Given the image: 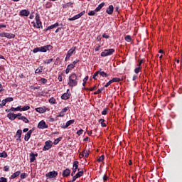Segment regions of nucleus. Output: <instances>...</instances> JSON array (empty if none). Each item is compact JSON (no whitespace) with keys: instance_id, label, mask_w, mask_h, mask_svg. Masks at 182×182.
Listing matches in <instances>:
<instances>
[{"instance_id":"nucleus-1","label":"nucleus","mask_w":182,"mask_h":182,"mask_svg":"<svg viewBox=\"0 0 182 182\" xmlns=\"http://www.w3.org/2000/svg\"><path fill=\"white\" fill-rule=\"evenodd\" d=\"M69 81H68V86L70 87H75V86H77V75H76L75 73H72L69 77Z\"/></svg>"},{"instance_id":"nucleus-2","label":"nucleus","mask_w":182,"mask_h":182,"mask_svg":"<svg viewBox=\"0 0 182 182\" xmlns=\"http://www.w3.org/2000/svg\"><path fill=\"white\" fill-rule=\"evenodd\" d=\"M114 52V48L105 49L101 53L102 58H106V56H111Z\"/></svg>"},{"instance_id":"nucleus-3","label":"nucleus","mask_w":182,"mask_h":182,"mask_svg":"<svg viewBox=\"0 0 182 182\" xmlns=\"http://www.w3.org/2000/svg\"><path fill=\"white\" fill-rule=\"evenodd\" d=\"M53 146V142L50 140H48L45 142V145L43 148V151H48V150H50L52 146Z\"/></svg>"},{"instance_id":"nucleus-4","label":"nucleus","mask_w":182,"mask_h":182,"mask_svg":"<svg viewBox=\"0 0 182 182\" xmlns=\"http://www.w3.org/2000/svg\"><path fill=\"white\" fill-rule=\"evenodd\" d=\"M1 38H7V39H14L15 38V34L11 33H0Z\"/></svg>"},{"instance_id":"nucleus-5","label":"nucleus","mask_w":182,"mask_h":182,"mask_svg":"<svg viewBox=\"0 0 182 182\" xmlns=\"http://www.w3.org/2000/svg\"><path fill=\"white\" fill-rule=\"evenodd\" d=\"M52 49H53V47L51 45H47L40 47V52L46 53L48 52V50H50Z\"/></svg>"},{"instance_id":"nucleus-6","label":"nucleus","mask_w":182,"mask_h":182,"mask_svg":"<svg viewBox=\"0 0 182 182\" xmlns=\"http://www.w3.org/2000/svg\"><path fill=\"white\" fill-rule=\"evenodd\" d=\"M85 11H83L82 12H80V14L74 16L73 18H69L68 21H76V19H79V18H82V16H83V15H85Z\"/></svg>"},{"instance_id":"nucleus-7","label":"nucleus","mask_w":182,"mask_h":182,"mask_svg":"<svg viewBox=\"0 0 182 182\" xmlns=\"http://www.w3.org/2000/svg\"><path fill=\"white\" fill-rule=\"evenodd\" d=\"M35 130V129H30L26 134L24 136V140L25 141H29V139H31V136H32V133H33V131Z\"/></svg>"},{"instance_id":"nucleus-8","label":"nucleus","mask_w":182,"mask_h":182,"mask_svg":"<svg viewBox=\"0 0 182 182\" xmlns=\"http://www.w3.org/2000/svg\"><path fill=\"white\" fill-rule=\"evenodd\" d=\"M57 176L58 171H53L46 174V176L48 177L49 178H55V177H57Z\"/></svg>"},{"instance_id":"nucleus-9","label":"nucleus","mask_w":182,"mask_h":182,"mask_svg":"<svg viewBox=\"0 0 182 182\" xmlns=\"http://www.w3.org/2000/svg\"><path fill=\"white\" fill-rule=\"evenodd\" d=\"M70 92V90H69V89H68V90H67V92H65V93L61 96V99H62L63 100H68V99H70V98L71 95H70V92Z\"/></svg>"},{"instance_id":"nucleus-10","label":"nucleus","mask_w":182,"mask_h":182,"mask_svg":"<svg viewBox=\"0 0 182 182\" xmlns=\"http://www.w3.org/2000/svg\"><path fill=\"white\" fill-rule=\"evenodd\" d=\"M48 124H46V122H45L43 120L41 121L38 124V129H48Z\"/></svg>"},{"instance_id":"nucleus-11","label":"nucleus","mask_w":182,"mask_h":182,"mask_svg":"<svg viewBox=\"0 0 182 182\" xmlns=\"http://www.w3.org/2000/svg\"><path fill=\"white\" fill-rule=\"evenodd\" d=\"M31 12L28 10L23 9L19 12V16H29Z\"/></svg>"},{"instance_id":"nucleus-12","label":"nucleus","mask_w":182,"mask_h":182,"mask_svg":"<svg viewBox=\"0 0 182 182\" xmlns=\"http://www.w3.org/2000/svg\"><path fill=\"white\" fill-rule=\"evenodd\" d=\"M68 110H69V107H65V108H63L58 115V117H63V116H65Z\"/></svg>"},{"instance_id":"nucleus-13","label":"nucleus","mask_w":182,"mask_h":182,"mask_svg":"<svg viewBox=\"0 0 182 182\" xmlns=\"http://www.w3.org/2000/svg\"><path fill=\"white\" fill-rule=\"evenodd\" d=\"M36 157H38V154H34L33 152H31L30 154V163H33V161L36 160Z\"/></svg>"},{"instance_id":"nucleus-14","label":"nucleus","mask_w":182,"mask_h":182,"mask_svg":"<svg viewBox=\"0 0 182 182\" xmlns=\"http://www.w3.org/2000/svg\"><path fill=\"white\" fill-rule=\"evenodd\" d=\"M35 110L37 111L38 113H46L48 108H46V107H37L35 109Z\"/></svg>"},{"instance_id":"nucleus-15","label":"nucleus","mask_w":182,"mask_h":182,"mask_svg":"<svg viewBox=\"0 0 182 182\" xmlns=\"http://www.w3.org/2000/svg\"><path fill=\"white\" fill-rule=\"evenodd\" d=\"M113 11H114L113 5H109V7L107 9V14H108V15H112Z\"/></svg>"},{"instance_id":"nucleus-16","label":"nucleus","mask_w":182,"mask_h":182,"mask_svg":"<svg viewBox=\"0 0 182 182\" xmlns=\"http://www.w3.org/2000/svg\"><path fill=\"white\" fill-rule=\"evenodd\" d=\"M70 176V169L66 168L63 171V177H69Z\"/></svg>"},{"instance_id":"nucleus-17","label":"nucleus","mask_w":182,"mask_h":182,"mask_svg":"<svg viewBox=\"0 0 182 182\" xmlns=\"http://www.w3.org/2000/svg\"><path fill=\"white\" fill-rule=\"evenodd\" d=\"M21 174V171H18L13 173L10 177V180H14V178H16V177H18V176Z\"/></svg>"},{"instance_id":"nucleus-18","label":"nucleus","mask_w":182,"mask_h":182,"mask_svg":"<svg viewBox=\"0 0 182 182\" xmlns=\"http://www.w3.org/2000/svg\"><path fill=\"white\" fill-rule=\"evenodd\" d=\"M7 117L10 119V120H15V119H16V114H14V113H9L7 114Z\"/></svg>"},{"instance_id":"nucleus-19","label":"nucleus","mask_w":182,"mask_h":182,"mask_svg":"<svg viewBox=\"0 0 182 182\" xmlns=\"http://www.w3.org/2000/svg\"><path fill=\"white\" fill-rule=\"evenodd\" d=\"M36 24L34 23H33V27L36 28L37 29H41V28H42V21H36Z\"/></svg>"},{"instance_id":"nucleus-20","label":"nucleus","mask_w":182,"mask_h":182,"mask_svg":"<svg viewBox=\"0 0 182 182\" xmlns=\"http://www.w3.org/2000/svg\"><path fill=\"white\" fill-rule=\"evenodd\" d=\"M73 123H75V119L68 121L64 127V129H67V127H69V126H70V124H73Z\"/></svg>"},{"instance_id":"nucleus-21","label":"nucleus","mask_w":182,"mask_h":182,"mask_svg":"<svg viewBox=\"0 0 182 182\" xmlns=\"http://www.w3.org/2000/svg\"><path fill=\"white\" fill-rule=\"evenodd\" d=\"M105 6V2L101 3L98 5V6L95 9V12H99L102 8Z\"/></svg>"},{"instance_id":"nucleus-22","label":"nucleus","mask_w":182,"mask_h":182,"mask_svg":"<svg viewBox=\"0 0 182 182\" xmlns=\"http://www.w3.org/2000/svg\"><path fill=\"white\" fill-rule=\"evenodd\" d=\"M9 112H21V106H18L17 107H11Z\"/></svg>"},{"instance_id":"nucleus-23","label":"nucleus","mask_w":182,"mask_h":182,"mask_svg":"<svg viewBox=\"0 0 182 182\" xmlns=\"http://www.w3.org/2000/svg\"><path fill=\"white\" fill-rule=\"evenodd\" d=\"M100 75L102 77H109V74L106 73L105 71H102V69L100 70Z\"/></svg>"},{"instance_id":"nucleus-24","label":"nucleus","mask_w":182,"mask_h":182,"mask_svg":"<svg viewBox=\"0 0 182 182\" xmlns=\"http://www.w3.org/2000/svg\"><path fill=\"white\" fill-rule=\"evenodd\" d=\"M73 168H75L76 170L79 169V161H75L73 162Z\"/></svg>"},{"instance_id":"nucleus-25","label":"nucleus","mask_w":182,"mask_h":182,"mask_svg":"<svg viewBox=\"0 0 182 182\" xmlns=\"http://www.w3.org/2000/svg\"><path fill=\"white\" fill-rule=\"evenodd\" d=\"M75 50H76V47H73L72 48H70L68 50V54L70 55V56H72V55H73V53L75 52Z\"/></svg>"},{"instance_id":"nucleus-26","label":"nucleus","mask_w":182,"mask_h":182,"mask_svg":"<svg viewBox=\"0 0 182 182\" xmlns=\"http://www.w3.org/2000/svg\"><path fill=\"white\" fill-rule=\"evenodd\" d=\"M15 137H22V129L17 130Z\"/></svg>"},{"instance_id":"nucleus-27","label":"nucleus","mask_w":182,"mask_h":182,"mask_svg":"<svg viewBox=\"0 0 182 182\" xmlns=\"http://www.w3.org/2000/svg\"><path fill=\"white\" fill-rule=\"evenodd\" d=\"M59 26V23H55L51 26H48V29H55V28H58Z\"/></svg>"},{"instance_id":"nucleus-28","label":"nucleus","mask_w":182,"mask_h":182,"mask_svg":"<svg viewBox=\"0 0 182 182\" xmlns=\"http://www.w3.org/2000/svg\"><path fill=\"white\" fill-rule=\"evenodd\" d=\"M99 123H100V124H101V126H102V127H106V123H105V119H100V120H99Z\"/></svg>"},{"instance_id":"nucleus-29","label":"nucleus","mask_w":182,"mask_h":182,"mask_svg":"<svg viewBox=\"0 0 182 182\" xmlns=\"http://www.w3.org/2000/svg\"><path fill=\"white\" fill-rule=\"evenodd\" d=\"M78 173H77L75 175H77V178L82 177L83 176V170L80 171V169L77 170Z\"/></svg>"},{"instance_id":"nucleus-30","label":"nucleus","mask_w":182,"mask_h":182,"mask_svg":"<svg viewBox=\"0 0 182 182\" xmlns=\"http://www.w3.org/2000/svg\"><path fill=\"white\" fill-rule=\"evenodd\" d=\"M19 120H22L24 123H29V119H28L25 116L19 118Z\"/></svg>"},{"instance_id":"nucleus-31","label":"nucleus","mask_w":182,"mask_h":182,"mask_svg":"<svg viewBox=\"0 0 182 182\" xmlns=\"http://www.w3.org/2000/svg\"><path fill=\"white\" fill-rule=\"evenodd\" d=\"M105 90V87H101L100 89H98L96 92H94V95H100L102 92Z\"/></svg>"},{"instance_id":"nucleus-32","label":"nucleus","mask_w":182,"mask_h":182,"mask_svg":"<svg viewBox=\"0 0 182 182\" xmlns=\"http://www.w3.org/2000/svg\"><path fill=\"white\" fill-rule=\"evenodd\" d=\"M99 75H100V70L99 71H96L94 73V75H92V79H95V80H97V78L96 77L98 76Z\"/></svg>"},{"instance_id":"nucleus-33","label":"nucleus","mask_w":182,"mask_h":182,"mask_svg":"<svg viewBox=\"0 0 182 182\" xmlns=\"http://www.w3.org/2000/svg\"><path fill=\"white\" fill-rule=\"evenodd\" d=\"M0 157H3V159H6L8 157V154L6 151H3L0 153Z\"/></svg>"},{"instance_id":"nucleus-34","label":"nucleus","mask_w":182,"mask_h":182,"mask_svg":"<svg viewBox=\"0 0 182 182\" xmlns=\"http://www.w3.org/2000/svg\"><path fill=\"white\" fill-rule=\"evenodd\" d=\"M124 40L126 41V42H130L132 41V36L130 35L125 36Z\"/></svg>"},{"instance_id":"nucleus-35","label":"nucleus","mask_w":182,"mask_h":182,"mask_svg":"<svg viewBox=\"0 0 182 182\" xmlns=\"http://www.w3.org/2000/svg\"><path fill=\"white\" fill-rule=\"evenodd\" d=\"M43 71V67H40V68H37L35 70V73H42Z\"/></svg>"},{"instance_id":"nucleus-36","label":"nucleus","mask_w":182,"mask_h":182,"mask_svg":"<svg viewBox=\"0 0 182 182\" xmlns=\"http://www.w3.org/2000/svg\"><path fill=\"white\" fill-rule=\"evenodd\" d=\"M31 107L29 106H24L23 107L21 108V112H26V110H29Z\"/></svg>"},{"instance_id":"nucleus-37","label":"nucleus","mask_w":182,"mask_h":182,"mask_svg":"<svg viewBox=\"0 0 182 182\" xmlns=\"http://www.w3.org/2000/svg\"><path fill=\"white\" fill-rule=\"evenodd\" d=\"M96 9L95 11H90V12H88V16H95V15H96Z\"/></svg>"},{"instance_id":"nucleus-38","label":"nucleus","mask_w":182,"mask_h":182,"mask_svg":"<svg viewBox=\"0 0 182 182\" xmlns=\"http://www.w3.org/2000/svg\"><path fill=\"white\" fill-rule=\"evenodd\" d=\"M60 140H62V138H57L55 140H54L53 144L55 146H56V144H59V141H60Z\"/></svg>"},{"instance_id":"nucleus-39","label":"nucleus","mask_w":182,"mask_h":182,"mask_svg":"<svg viewBox=\"0 0 182 182\" xmlns=\"http://www.w3.org/2000/svg\"><path fill=\"white\" fill-rule=\"evenodd\" d=\"M49 103H50L51 105H55V103H56V100L53 97H52L49 100Z\"/></svg>"},{"instance_id":"nucleus-40","label":"nucleus","mask_w":182,"mask_h":182,"mask_svg":"<svg viewBox=\"0 0 182 182\" xmlns=\"http://www.w3.org/2000/svg\"><path fill=\"white\" fill-rule=\"evenodd\" d=\"M21 180H23L24 178H26L28 177V173H22L20 176Z\"/></svg>"},{"instance_id":"nucleus-41","label":"nucleus","mask_w":182,"mask_h":182,"mask_svg":"<svg viewBox=\"0 0 182 182\" xmlns=\"http://www.w3.org/2000/svg\"><path fill=\"white\" fill-rule=\"evenodd\" d=\"M103 160H105V156L102 155L99 157V159H97V161H98V163H100L103 161Z\"/></svg>"},{"instance_id":"nucleus-42","label":"nucleus","mask_w":182,"mask_h":182,"mask_svg":"<svg viewBox=\"0 0 182 182\" xmlns=\"http://www.w3.org/2000/svg\"><path fill=\"white\" fill-rule=\"evenodd\" d=\"M52 62H53V58L46 60V61H44V63L45 65H49V63H52Z\"/></svg>"},{"instance_id":"nucleus-43","label":"nucleus","mask_w":182,"mask_h":182,"mask_svg":"<svg viewBox=\"0 0 182 182\" xmlns=\"http://www.w3.org/2000/svg\"><path fill=\"white\" fill-rule=\"evenodd\" d=\"M112 82L114 83V82H122V79L119 77H114L112 79Z\"/></svg>"},{"instance_id":"nucleus-44","label":"nucleus","mask_w":182,"mask_h":182,"mask_svg":"<svg viewBox=\"0 0 182 182\" xmlns=\"http://www.w3.org/2000/svg\"><path fill=\"white\" fill-rule=\"evenodd\" d=\"M88 80H89V76H86V77L83 79V83H82V85H83V86H86V82H87Z\"/></svg>"},{"instance_id":"nucleus-45","label":"nucleus","mask_w":182,"mask_h":182,"mask_svg":"<svg viewBox=\"0 0 182 182\" xmlns=\"http://www.w3.org/2000/svg\"><path fill=\"white\" fill-rule=\"evenodd\" d=\"M35 19H36V21H41V16L39 15V14H38V13L36 14Z\"/></svg>"},{"instance_id":"nucleus-46","label":"nucleus","mask_w":182,"mask_h":182,"mask_svg":"<svg viewBox=\"0 0 182 182\" xmlns=\"http://www.w3.org/2000/svg\"><path fill=\"white\" fill-rule=\"evenodd\" d=\"M33 53H38V52H41V47H37L33 49Z\"/></svg>"},{"instance_id":"nucleus-47","label":"nucleus","mask_w":182,"mask_h":182,"mask_svg":"<svg viewBox=\"0 0 182 182\" xmlns=\"http://www.w3.org/2000/svg\"><path fill=\"white\" fill-rule=\"evenodd\" d=\"M33 53H38V52H41V47H37L33 49Z\"/></svg>"},{"instance_id":"nucleus-48","label":"nucleus","mask_w":182,"mask_h":182,"mask_svg":"<svg viewBox=\"0 0 182 182\" xmlns=\"http://www.w3.org/2000/svg\"><path fill=\"white\" fill-rule=\"evenodd\" d=\"M6 100H3L2 101H1V103L0 104V106H1V107H4V106H5V105H6Z\"/></svg>"},{"instance_id":"nucleus-49","label":"nucleus","mask_w":182,"mask_h":182,"mask_svg":"<svg viewBox=\"0 0 182 182\" xmlns=\"http://www.w3.org/2000/svg\"><path fill=\"white\" fill-rule=\"evenodd\" d=\"M63 73H60V74L58 75V79L59 82H62V81L63 80Z\"/></svg>"},{"instance_id":"nucleus-50","label":"nucleus","mask_w":182,"mask_h":182,"mask_svg":"<svg viewBox=\"0 0 182 182\" xmlns=\"http://www.w3.org/2000/svg\"><path fill=\"white\" fill-rule=\"evenodd\" d=\"M112 83H113L112 80H111L108 82H107L106 85H105V87H109V86H110V85H112Z\"/></svg>"},{"instance_id":"nucleus-51","label":"nucleus","mask_w":182,"mask_h":182,"mask_svg":"<svg viewBox=\"0 0 182 182\" xmlns=\"http://www.w3.org/2000/svg\"><path fill=\"white\" fill-rule=\"evenodd\" d=\"M96 89H97V87L96 85H94L93 87L88 88V90H90V92H93V90H96Z\"/></svg>"},{"instance_id":"nucleus-52","label":"nucleus","mask_w":182,"mask_h":182,"mask_svg":"<svg viewBox=\"0 0 182 182\" xmlns=\"http://www.w3.org/2000/svg\"><path fill=\"white\" fill-rule=\"evenodd\" d=\"M6 102L8 103V102H14V97H10L5 99Z\"/></svg>"},{"instance_id":"nucleus-53","label":"nucleus","mask_w":182,"mask_h":182,"mask_svg":"<svg viewBox=\"0 0 182 182\" xmlns=\"http://www.w3.org/2000/svg\"><path fill=\"white\" fill-rule=\"evenodd\" d=\"M24 116L22 115L21 113L16 114V119H21V117H23Z\"/></svg>"},{"instance_id":"nucleus-54","label":"nucleus","mask_w":182,"mask_h":182,"mask_svg":"<svg viewBox=\"0 0 182 182\" xmlns=\"http://www.w3.org/2000/svg\"><path fill=\"white\" fill-rule=\"evenodd\" d=\"M107 110H108L107 108L104 109L103 111L102 112V114L103 116H106V114H107Z\"/></svg>"},{"instance_id":"nucleus-55","label":"nucleus","mask_w":182,"mask_h":182,"mask_svg":"<svg viewBox=\"0 0 182 182\" xmlns=\"http://www.w3.org/2000/svg\"><path fill=\"white\" fill-rule=\"evenodd\" d=\"M0 182H8V179L5 177H1Z\"/></svg>"},{"instance_id":"nucleus-56","label":"nucleus","mask_w":182,"mask_h":182,"mask_svg":"<svg viewBox=\"0 0 182 182\" xmlns=\"http://www.w3.org/2000/svg\"><path fill=\"white\" fill-rule=\"evenodd\" d=\"M41 82L43 83V85H46V83H48V80L46 78H41Z\"/></svg>"},{"instance_id":"nucleus-57","label":"nucleus","mask_w":182,"mask_h":182,"mask_svg":"<svg viewBox=\"0 0 182 182\" xmlns=\"http://www.w3.org/2000/svg\"><path fill=\"white\" fill-rule=\"evenodd\" d=\"M77 136H80V135L83 134V129H80V130H78L77 132Z\"/></svg>"},{"instance_id":"nucleus-58","label":"nucleus","mask_w":182,"mask_h":182,"mask_svg":"<svg viewBox=\"0 0 182 182\" xmlns=\"http://www.w3.org/2000/svg\"><path fill=\"white\" fill-rule=\"evenodd\" d=\"M70 70H72V69H75V67L73 64H69L67 67Z\"/></svg>"},{"instance_id":"nucleus-59","label":"nucleus","mask_w":182,"mask_h":182,"mask_svg":"<svg viewBox=\"0 0 182 182\" xmlns=\"http://www.w3.org/2000/svg\"><path fill=\"white\" fill-rule=\"evenodd\" d=\"M138 62L139 63L137 64V66L139 68H141V63H143L144 60L141 59V60H139Z\"/></svg>"},{"instance_id":"nucleus-60","label":"nucleus","mask_w":182,"mask_h":182,"mask_svg":"<svg viewBox=\"0 0 182 182\" xmlns=\"http://www.w3.org/2000/svg\"><path fill=\"white\" fill-rule=\"evenodd\" d=\"M107 180H109V176H107V174L104 175L103 181H107Z\"/></svg>"},{"instance_id":"nucleus-61","label":"nucleus","mask_w":182,"mask_h":182,"mask_svg":"<svg viewBox=\"0 0 182 182\" xmlns=\"http://www.w3.org/2000/svg\"><path fill=\"white\" fill-rule=\"evenodd\" d=\"M102 38H104L105 39H109V38H110V36H109V35H107L106 33H105L104 34H102Z\"/></svg>"},{"instance_id":"nucleus-62","label":"nucleus","mask_w":182,"mask_h":182,"mask_svg":"<svg viewBox=\"0 0 182 182\" xmlns=\"http://www.w3.org/2000/svg\"><path fill=\"white\" fill-rule=\"evenodd\" d=\"M76 171H77V169H75V168H73V171L71 173L72 177H73V176H75V173H76Z\"/></svg>"},{"instance_id":"nucleus-63","label":"nucleus","mask_w":182,"mask_h":182,"mask_svg":"<svg viewBox=\"0 0 182 182\" xmlns=\"http://www.w3.org/2000/svg\"><path fill=\"white\" fill-rule=\"evenodd\" d=\"M79 178L77 175L73 176V180H71L70 181L71 182H74V181H76V179Z\"/></svg>"},{"instance_id":"nucleus-64","label":"nucleus","mask_w":182,"mask_h":182,"mask_svg":"<svg viewBox=\"0 0 182 182\" xmlns=\"http://www.w3.org/2000/svg\"><path fill=\"white\" fill-rule=\"evenodd\" d=\"M141 69V67H138V68H135L134 72L136 73H139V72H140Z\"/></svg>"}]
</instances>
